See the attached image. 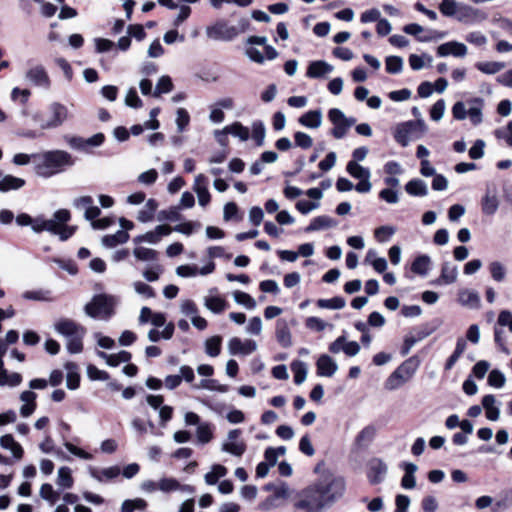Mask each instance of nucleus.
<instances>
[{
  "instance_id": "obj_1",
  "label": "nucleus",
  "mask_w": 512,
  "mask_h": 512,
  "mask_svg": "<svg viewBox=\"0 0 512 512\" xmlns=\"http://www.w3.org/2000/svg\"><path fill=\"white\" fill-rule=\"evenodd\" d=\"M35 173L43 178H50L64 172L75 164L72 155L64 150H50L32 155Z\"/></svg>"
},
{
  "instance_id": "obj_2",
  "label": "nucleus",
  "mask_w": 512,
  "mask_h": 512,
  "mask_svg": "<svg viewBox=\"0 0 512 512\" xmlns=\"http://www.w3.org/2000/svg\"><path fill=\"white\" fill-rule=\"evenodd\" d=\"M54 330L66 339V349L77 354L83 351L86 328L69 318H60L53 324Z\"/></svg>"
},
{
  "instance_id": "obj_3",
  "label": "nucleus",
  "mask_w": 512,
  "mask_h": 512,
  "mask_svg": "<svg viewBox=\"0 0 512 512\" xmlns=\"http://www.w3.org/2000/svg\"><path fill=\"white\" fill-rule=\"evenodd\" d=\"M419 367V360L411 357L399 365L385 381V388L389 391L396 390L408 382L416 373Z\"/></svg>"
},
{
  "instance_id": "obj_4",
  "label": "nucleus",
  "mask_w": 512,
  "mask_h": 512,
  "mask_svg": "<svg viewBox=\"0 0 512 512\" xmlns=\"http://www.w3.org/2000/svg\"><path fill=\"white\" fill-rule=\"evenodd\" d=\"M115 305L116 299L113 296L100 294L85 305L84 311L91 318L107 320L113 315Z\"/></svg>"
},
{
  "instance_id": "obj_5",
  "label": "nucleus",
  "mask_w": 512,
  "mask_h": 512,
  "mask_svg": "<svg viewBox=\"0 0 512 512\" xmlns=\"http://www.w3.org/2000/svg\"><path fill=\"white\" fill-rule=\"evenodd\" d=\"M327 505L322 490H320L315 483L301 493L300 499L296 502L295 507L305 512H323Z\"/></svg>"
},
{
  "instance_id": "obj_6",
  "label": "nucleus",
  "mask_w": 512,
  "mask_h": 512,
  "mask_svg": "<svg viewBox=\"0 0 512 512\" xmlns=\"http://www.w3.org/2000/svg\"><path fill=\"white\" fill-rule=\"evenodd\" d=\"M228 132L242 142H250L253 147L261 146L265 139V130H217L215 139L225 147L228 144Z\"/></svg>"
},
{
  "instance_id": "obj_7",
  "label": "nucleus",
  "mask_w": 512,
  "mask_h": 512,
  "mask_svg": "<svg viewBox=\"0 0 512 512\" xmlns=\"http://www.w3.org/2000/svg\"><path fill=\"white\" fill-rule=\"evenodd\" d=\"M328 505L340 499L346 490V483L344 478L340 476L328 475L323 477L316 483Z\"/></svg>"
},
{
  "instance_id": "obj_8",
  "label": "nucleus",
  "mask_w": 512,
  "mask_h": 512,
  "mask_svg": "<svg viewBox=\"0 0 512 512\" xmlns=\"http://www.w3.org/2000/svg\"><path fill=\"white\" fill-rule=\"evenodd\" d=\"M71 218L70 212L67 209L57 210L52 219H44L42 216L36 217L35 226L33 227L34 233H41L47 231L56 235L60 224H66Z\"/></svg>"
},
{
  "instance_id": "obj_9",
  "label": "nucleus",
  "mask_w": 512,
  "mask_h": 512,
  "mask_svg": "<svg viewBox=\"0 0 512 512\" xmlns=\"http://www.w3.org/2000/svg\"><path fill=\"white\" fill-rule=\"evenodd\" d=\"M25 79L31 85L44 90H49L51 87L49 74L42 64L31 66L25 73Z\"/></svg>"
},
{
  "instance_id": "obj_10",
  "label": "nucleus",
  "mask_w": 512,
  "mask_h": 512,
  "mask_svg": "<svg viewBox=\"0 0 512 512\" xmlns=\"http://www.w3.org/2000/svg\"><path fill=\"white\" fill-rule=\"evenodd\" d=\"M208 38L216 41H231L237 37V31L234 26L228 25L226 21H218L214 25L206 28Z\"/></svg>"
},
{
  "instance_id": "obj_11",
  "label": "nucleus",
  "mask_w": 512,
  "mask_h": 512,
  "mask_svg": "<svg viewBox=\"0 0 512 512\" xmlns=\"http://www.w3.org/2000/svg\"><path fill=\"white\" fill-rule=\"evenodd\" d=\"M328 119L334 128H357L366 130L370 128V126L366 123H362L359 125L356 124V119L354 117H347L340 109L331 108L328 111Z\"/></svg>"
},
{
  "instance_id": "obj_12",
  "label": "nucleus",
  "mask_w": 512,
  "mask_h": 512,
  "mask_svg": "<svg viewBox=\"0 0 512 512\" xmlns=\"http://www.w3.org/2000/svg\"><path fill=\"white\" fill-rule=\"evenodd\" d=\"M258 348L257 342L251 339L242 340L239 337H232L227 343L230 355L248 356Z\"/></svg>"
},
{
  "instance_id": "obj_13",
  "label": "nucleus",
  "mask_w": 512,
  "mask_h": 512,
  "mask_svg": "<svg viewBox=\"0 0 512 512\" xmlns=\"http://www.w3.org/2000/svg\"><path fill=\"white\" fill-rule=\"evenodd\" d=\"M103 141L104 135L102 133H97L87 139L81 137L69 138L68 144L75 150L90 153L94 148L100 146Z\"/></svg>"
},
{
  "instance_id": "obj_14",
  "label": "nucleus",
  "mask_w": 512,
  "mask_h": 512,
  "mask_svg": "<svg viewBox=\"0 0 512 512\" xmlns=\"http://www.w3.org/2000/svg\"><path fill=\"white\" fill-rule=\"evenodd\" d=\"M486 14L479 9L465 3H461L455 19L464 24H473L486 19Z\"/></svg>"
},
{
  "instance_id": "obj_15",
  "label": "nucleus",
  "mask_w": 512,
  "mask_h": 512,
  "mask_svg": "<svg viewBox=\"0 0 512 512\" xmlns=\"http://www.w3.org/2000/svg\"><path fill=\"white\" fill-rule=\"evenodd\" d=\"M172 232L169 225H158L153 231H148L145 234L138 235L133 239V243L138 245L141 243L157 244L163 236H168Z\"/></svg>"
},
{
  "instance_id": "obj_16",
  "label": "nucleus",
  "mask_w": 512,
  "mask_h": 512,
  "mask_svg": "<svg viewBox=\"0 0 512 512\" xmlns=\"http://www.w3.org/2000/svg\"><path fill=\"white\" fill-rule=\"evenodd\" d=\"M50 116L47 121L48 127L62 126L69 116L68 109L59 102H53L48 107Z\"/></svg>"
},
{
  "instance_id": "obj_17",
  "label": "nucleus",
  "mask_w": 512,
  "mask_h": 512,
  "mask_svg": "<svg viewBox=\"0 0 512 512\" xmlns=\"http://www.w3.org/2000/svg\"><path fill=\"white\" fill-rule=\"evenodd\" d=\"M457 301L460 305L469 309H478L481 304L478 292L469 288L459 289Z\"/></svg>"
},
{
  "instance_id": "obj_18",
  "label": "nucleus",
  "mask_w": 512,
  "mask_h": 512,
  "mask_svg": "<svg viewBox=\"0 0 512 512\" xmlns=\"http://www.w3.org/2000/svg\"><path fill=\"white\" fill-rule=\"evenodd\" d=\"M467 54V47L465 44L457 41H449L443 43L437 48V55L439 57H447L452 55L454 57H464Z\"/></svg>"
},
{
  "instance_id": "obj_19",
  "label": "nucleus",
  "mask_w": 512,
  "mask_h": 512,
  "mask_svg": "<svg viewBox=\"0 0 512 512\" xmlns=\"http://www.w3.org/2000/svg\"><path fill=\"white\" fill-rule=\"evenodd\" d=\"M193 190L197 194L199 205L202 207L208 205L211 196L208 191V179L203 174H198L195 177Z\"/></svg>"
},
{
  "instance_id": "obj_20",
  "label": "nucleus",
  "mask_w": 512,
  "mask_h": 512,
  "mask_svg": "<svg viewBox=\"0 0 512 512\" xmlns=\"http://www.w3.org/2000/svg\"><path fill=\"white\" fill-rule=\"evenodd\" d=\"M214 292H216V290H210L209 293L203 297V305L212 313L220 314L227 308L228 304L223 297Z\"/></svg>"
},
{
  "instance_id": "obj_21",
  "label": "nucleus",
  "mask_w": 512,
  "mask_h": 512,
  "mask_svg": "<svg viewBox=\"0 0 512 512\" xmlns=\"http://www.w3.org/2000/svg\"><path fill=\"white\" fill-rule=\"evenodd\" d=\"M423 27L417 23L407 24L403 27L406 34L413 35L419 42H430L433 39L443 38L445 33L431 30L430 35H420L423 32Z\"/></svg>"
},
{
  "instance_id": "obj_22",
  "label": "nucleus",
  "mask_w": 512,
  "mask_h": 512,
  "mask_svg": "<svg viewBox=\"0 0 512 512\" xmlns=\"http://www.w3.org/2000/svg\"><path fill=\"white\" fill-rule=\"evenodd\" d=\"M317 374L322 377H332L338 370L336 361L327 354L321 355L317 362Z\"/></svg>"
},
{
  "instance_id": "obj_23",
  "label": "nucleus",
  "mask_w": 512,
  "mask_h": 512,
  "mask_svg": "<svg viewBox=\"0 0 512 512\" xmlns=\"http://www.w3.org/2000/svg\"><path fill=\"white\" fill-rule=\"evenodd\" d=\"M37 394L31 390H25L20 394V400L23 402L20 407V414L22 417L27 418L31 416L36 410Z\"/></svg>"
},
{
  "instance_id": "obj_24",
  "label": "nucleus",
  "mask_w": 512,
  "mask_h": 512,
  "mask_svg": "<svg viewBox=\"0 0 512 512\" xmlns=\"http://www.w3.org/2000/svg\"><path fill=\"white\" fill-rule=\"evenodd\" d=\"M499 204L500 201L496 190L487 189L481 201L482 212L485 215L492 216L497 212Z\"/></svg>"
},
{
  "instance_id": "obj_25",
  "label": "nucleus",
  "mask_w": 512,
  "mask_h": 512,
  "mask_svg": "<svg viewBox=\"0 0 512 512\" xmlns=\"http://www.w3.org/2000/svg\"><path fill=\"white\" fill-rule=\"evenodd\" d=\"M0 446L5 450L10 451L14 459H22L24 450L11 434H5L0 437Z\"/></svg>"
},
{
  "instance_id": "obj_26",
  "label": "nucleus",
  "mask_w": 512,
  "mask_h": 512,
  "mask_svg": "<svg viewBox=\"0 0 512 512\" xmlns=\"http://www.w3.org/2000/svg\"><path fill=\"white\" fill-rule=\"evenodd\" d=\"M333 66L323 60H317L310 62L306 76L309 78H321L324 75L331 73Z\"/></svg>"
},
{
  "instance_id": "obj_27",
  "label": "nucleus",
  "mask_w": 512,
  "mask_h": 512,
  "mask_svg": "<svg viewBox=\"0 0 512 512\" xmlns=\"http://www.w3.org/2000/svg\"><path fill=\"white\" fill-rule=\"evenodd\" d=\"M458 278V267L450 262H445L441 268V275L436 283L439 285H449L456 282Z\"/></svg>"
},
{
  "instance_id": "obj_28",
  "label": "nucleus",
  "mask_w": 512,
  "mask_h": 512,
  "mask_svg": "<svg viewBox=\"0 0 512 512\" xmlns=\"http://www.w3.org/2000/svg\"><path fill=\"white\" fill-rule=\"evenodd\" d=\"M25 185V180L0 171V192L18 190Z\"/></svg>"
},
{
  "instance_id": "obj_29",
  "label": "nucleus",
  "mask_w": 512,
  "mask_h": 512,
  "mask_svg": "<svg viewBox=\"0 0 512 512\" xmlns=\"http://www.w3.org/2000/svg\"><path fill=\"white\" fill-rule=\"evenodd\" d=\"M120 474V468L118 466H110L103 469H90V475L97 481L103 482L112 480L118 477Z\"/></svg>"
},
{
  "instance_id": "obj_30",
  "label": "nucleus",
  "mask_w": 512,
  "mask_h": 512,
  "mask_svg": "<svg viewBox=\"0 0 512 512\" xmlns=\"http://www.w3.org/2000/svg\"><path fill=\"white\" fill-rule=\"evenodd\" d=\"M482 406L486 411V417L490 421H497L500 417V409L496 406L494 395H485L482 399Z\"/></svg>"
},
{
  "instance_id": "obj_31",
  "label": "nucleus",
  "mask_w": 512,
  "mask_h": 512,
  "mask_svg": "<svg viewBox=\"0 0 512 512\" xmlns=\"http://www.w3.org/2000/svg\"><path fill=\"white\" fill-rule=\"evenodd\" d=\"M276 338L281 346L287 348L292 345L290 329L284 320H278L276 326Z\"/></svg>"
},
{
  "instance_id": "obj_32",
  "label": "nucleus",
  "mask_w": 512,
  "mask_h": 512,
  "mask_svg": "<svg viewBox=\"0 0 512 512\" xmlns=\"http://www.w3.org/2000/svg\"><path fill=\"white\" fill-rule=\"evenodd\" d=\"M298 122L307 128H318L322 123V113L320 110H310L303 114Z\"/></svg>"
},
{
  "instance_id": "obj_33",
  "label": "nucleus",
  "mask_w": 512,
  "mask_h": 512,
  "mask_svg": "<svg viewBox=\"0 0 512 512\" xmlns=\"http://www.w3.org/2000/svg\"><path fill=\"white\" fill-rule=\"evenodd\" d=\"M337 225L336 221L329 216H318L314 218L310 224L305 228L306 232H313L322 229H327L331 227H335Z\"/></svg>"
},
{
  "instance_id": "obj_34",
  "label": "nucleus",
  "mask_w": 512,
  "mask_h": 512,
  "mask_svg": "<svg viewBox=\"0 0 512 512\" xmlns=\"http://www.w3.org/2000/svg\"><path fill=\"white\" fill-rule=\"evenodd\" d=\"M482 106L483 100L475 98L471 102V106L467 109V116L469 117L471 124L474 126H477L482 122Z\"/></svg>"
},
{
  "instance_id": "obj_35",
  "label": "nucleus",
  "mask_w": 512,
  "mask_h": 512,
  "mask_svg": "<svg viewBox=\"0 0 512 512\" xmlns=\"http://www.w3.org/2000/svg\"><path fill=\"white\" fill-rule=\"evenodd\" d=\"M65 369L67 371L66 375V386L70 390H76L79 387L80 376L77 371V365L73 362H68L65 364Z\"/></svg>"
},
{
  "instance_id": "obj_36",
  "label": "nucleus",
  "mask_w": 512,
  "mask_h": 512,
  "mask_svg": "<svg viewBox=\"0 0 512 512\" xmlns=\"http://www.w3.org/2000/svg\"><path fill=\"white\" fill-rule=\"evenodd\" d=\"M417 469L418 467L414 463L409 462L404 464L405 474L401 480V485L403 488L413 489L416 486L415 472Z\"/></svg>"
},
{
  "instance_id": "obj_37",
  "label": "nucleus",
  "mask_w": 512,
  "mask_h": 512,
  "mask_svg": "<svg viewBox=\"0 0 512 512\" xmlns=\"http://www.w3.org/2000/svg\"><path fill=\"white\" fill-rule=\"evenodd\" d=\"M196 439L201 445L209 443L213 439V426L209 422H202L196 428Z\"/></svg>"
},
{
  "instance_id": "obj_38",
  "label": "nucleus",
  "mask_w": 512,
  "mask_h": 512,
  "mask_svg": "<svg viewBox=\"0 0 512 512\" xmlns=\"http://www.w3.org/2000/svg\"><path fill=\"white\" fill-rule=\"evenodd\" d=\"M405 190L411 196H426L428 194V186L421 179L410 180L405 185Z\"/></svg>"
},
{
  "instance_id": "obj_39",
  "label": "nucleus",
  "mask_w": 512,
  "mask_h": 512,
  "mask_svg": "<svg viewBox=\"0 0 512 512\" xmlns=\"http://www.w3.org/2000/svg\"><path fill=\"white\" fill-rule=\"evenodd\" d=\"M158 203L154 199H149L145 206L139 210L137 214V220L142 223L150 222L155 214V211L157 210Z\"/></svg>"
},
{
  "instance_id": "obj_40",
  "label": "nucleus",
  "mask_w": 512,
  "mask_h": 512,
  "mask_svg": "<svg viewBox=\"0 0 512 512\" xmlns=\"http://www.w3.org/2000/svg\"><path fill=\"white\" fill-rule=\"evenodd\" d=\"M129 239V234L126 231L118 230L115 234L105 235L102 238L103 246L112 248L118 244L126 243Z\"/></svg>"
},
{
  "instance_id": "obj_41",
  "label": "nucleus",
  "mask_w": 512,
  "mask_h": 512,
  "mask_svg": "<svg viewBox=\"0 0 512 512\" xmlns=\"http://www.w3.org/2000/svg\"><path fill=\"white\" fill-rule=\"evenodd\" d=\"M134 257L142 262H154L158 258V252L154 249L139 246V244L133 250Z\"/></svg>"
},
{
  "instance_id": "obj_42",
  "label": "nucleus",
  "mask_w": 512,
  "mask_h": 512,
  "mask_svg": "<svg viewBox=\"0 0 512 512\" xmlns=\"http://www.w3.org/2000/svg\"><path fill=\"white\" fill-rule=\"evenodd\" d=\"M431 258L427 255L418 256L411 265V270L415 274L426 276L430 269Z\"/></svg>"
},
{
  "instance_id": "obj_43",
  "label": "nucleus",
  "mask_w": 512,
  "mask_h": 512,
  "mask_svg": "<svg viewBox=\"0 0 512 512\" xmlns=\"http://www.w3.org/2000/svg\"><path fill=\"white\" fill-rule=\"evenodd\" d=\"M512 506V491L503 492L499 498L493 502L492 512H506Z\"/></svg>"
},
{
  "instance_id": "obj_44",
  "label": "nucleus",
  "mask_w": 512,
  "mask_h": 512,
  "mask_svg": "<svg viewBox=\"0 0 512 512\" xmlns=\"http://www.w3.org/2000/svg\"><path fill=\"white\" fill-rule=\"evenodd\" d=\"M346 170L355 179L364 180L365 178L371 177L370 170L359 165L355 161H349Z\"/></svg>"
},
{
  "instance_id": "obj_45",
  "label": "nucleus",
  "mask_w": 512,
  "mask_h": 512,
  "mask_svg": "<svg viewBox=\"0 0 512 512\" xmlns=\"http://www.w3.org/2000/svg\"><path fill=\"white\" fill-rule=\"evenodd\" d=\"M221 449L226 453L240 457L246 451V444L243 441H225L222 443Z\"/></svg>"
},
{
  "instance_id": "obj_46",
  "label": "nucleus",
  "mask_w": 512,
  "mask_h": 512,
  "mask_svg": "<svg viewBox=\"0 0 512 512\" xmlns=\"http://www.w3.org/2000/svg\"><path fill=\"white\" fill-rule=\"evenodd\" d=\"M232 295L237 304L242 305L248 310H254L257 307L256 300L246 292L237 290Z\"/></svg>"
},
{
  "instance_id": "obj_47",
  "label": "nucleus",
  "mask_w": 512,
  "mask_h": 512,
  "mask_svg": "<svg viewBox=\"0 0 512 512\" xmlns=\"http://www.w3.org/2000/svg\"><path fill=\"white\" fill-rule=\"evenodd\" d=\"M226 474V467L220 464H215L212 466L211 471L205 474L204 479L208 485H214L221 477H224Z\"/></svg>"
},
{
  "instance_id": "obj_48",
  "label": "nucleus",
  "mask_w": 512,
  "mask_h": 512,
  "mask_svg": "<svg viewBox=\"0 0 512 512\" xmlns=\"http://www.w3.org/2000/svg\"><path fill=\"white\" fill-rule=\"evenodd\" d=\"M221 336H212L205 341V352L210 357H217L221 352Z\"/></svg>"
},
{
  "instance_id": "obj_49",
  "label": "nucleus",
  "mask_w": 512,
  "mask_h": 512,
  "mask_svg": "<svg viewBox=\"0 0 512 512\" xmlns=\"http://www.w3.org/2000/svg\"><path fill=\"white\" fill-rule=\"evenodd\" d=\"M291 370L294 373V382L297 385L302 384L307 378V365L302 361H294L291 364Z\"/></svg>"
},
{
  "instance_id": "obj_50",
  "label": "nucleus",
  "mask_w": 512,
  "mask_h": 512,
  "mask_svg": "<svg viewBox=\"0 0 512 512\" xmlns=\"http://www.w3.org/2000/svg\"><path fill=\"white\" fill-rule=\"evenodd\" d=\"M460 2L456 0H442L439 4V10L445 17H456Z\"/></svg>"
},
{
  "instance_id": "obj_51",
  "label": "nucleus",
  "mask_w": 512,
  "mask_h": 512,
  "mask_svg": "<svg viewBox=\"0 0 512 512\" xmlns=\"http://www.w3.org/2000/svg\"><path fill=\"white\" fill-rule=\"evenodd\" d=\"M475 67L485 74H495L501 71L505 64L503 62H495V61H487V62H477Z\"/></svg>"
},
{
  "instance_id": "obj_52",
  "label": "nucleus",
  "mask_w": 512,
  "mask_h": 512,
  "mask_svg": "<svg viewBox=\"0 0 512 512\" xmlns=\"http://www.w3.org/2000/svg\"><path fill=\"white\" fill-rule=\"evenodd\" d=\"M173 90V83L170 76H161L153 91V97H159L161 94L169 93Z\"/></svg>"
},
{
  "instance_id": "obj_53",
  "label": "nucleus",
  "mask_w": 512,
  "mask_h": 512,
  "mask_svg": "<svg viewBox=\"0 0 512 512\" xmlns=\"http://www.w3.org/2000/svg\"><path fill=\"white\" fill-rule=\"evenodd\" d=\"M22 297L26 300L49 302L52 300L51 293L49 290H31L25 291Z\"/></svg>"
},
{
  "instance_id": "obj_54",
  "label": "nucleus",
  "mask_w": 512,
  "mask_h": 512,
  "mask_svg": "<svg viewBox=\"0 0 512 512\" xmlns=\"http://www.w3.org/2000/svg\"><path fill=\"white\" fill-rule=\"evenodd\" d=\"M57 485L62 488H71L73 485V478L71 469L69 467H61L57 472Z\"/></svg>"
},
{
  "instance_id": "obj_55",
  "label": "nucleus",
  "mask_w": 512,
  "mask_h": 512,
  "mask_svg": "<svg viewBox=\"0 0 512 512\" xmlns=\"http://www.w3.org/2000/svg\"><path fill=\"white\" fill-rule=\"evenodd\" d=\"M39 495L50 505H54L59 499V493L48 483H45L40 487Z\"/></svg>"
},
{
  "instance_id": "obj_56",
  "label": "nucleus",
  "mask_w": 512,
  "mask_h": 512,
  "mask_svg": "<svg viewBox=\"0 0 512 512\" xmlns=\"http://www.w3.org/2000/svg\"><path fill=\"white\" fill-rule=\"evenodd\" d=\"M385 68L390 74H399L403 70V59L400 56H388L385 59Z\"/></svg>"
},
{
  "instance_id": "obj_57",
  "label": "nucleus",
  "mask_w": 512,
  "mask_h": 512,
  "mask_svg": "<svg viewBox=\"0 0 512 512\" xmlns=\"http://www.w3.org/2000/svg\"><path fill=\"white\" fill-rule=\"evenodd\" d=\"M158 489L163 493H170L180 489L178 480L172 477H163L158 481Z\"/></svg>"
},
{
  "instance_id": "obj_58",
  "label": "nucleus",
  "mask_w": 512,
  "mask_h": 512,
  "mask_svg": "<svg viewBox=\"0 0 512 512\" xmlns=\"http://www.w3.org/2000/svg\"><path fill=\"white\" fill-rule=\"evenodd\" d=\"M489 271L492 279L496 282H502L506 277V268L499 261H492L489 264Z\"/></svg>"
},
{
  "instance_id": "obj_59",
  "label": "nucleus",
  "mask_w": 512,
  "mask_h": 512,
  "mask_svg": "<svg viewBox=\"0 0 512 512\" xmlns=\"http://www.w3.org/2000/svg\"><path fill=\"white\" fill-rule=\"evenodd\" d=\"M317 305L326 309H342L345 307L346 301L344 298L337 296L331 299H319Z\"/></svg>"
},
{
  "instance_id": "obj_60",
  "label": "nucleus",
  "mask_w": 512,
  "mask_h": 512,
  "mask_svg": "<svg viewBox=\"0 0 512 512\" xmlns=\"http://www.w3.org/2000/svg\"><path fill=\"white\" fill-rule=\"evenodd\" d=\"M396 232L393 226H380L374 231V236L378 242L384 243L388 241Z\"/></svg>"
},
{
  "instance_id": "obj_61",
  "label": "nucleus",
  "mask_w": 512,
  "mask_h": 512,
  "mask_svg": "<svg viewBox=\"0 0 512 512\" xmlns=\"http://www.w3.org/2000/svg\"><path fill=\"white\" fill-rule=\"evenodd\" d=\"M147 502L142 498L125 500L121 505V512H134L136 509H145Z\"/></svg>"
},
{
  "instance_id": "obj_62",
  "label": "nucleus",
  "mask_w": 512,
  "mask_h": 512,
  "mask_svg": "<svg viewBox=\"0 0 512 512\" xmlns=\"http://www.w3.org/2000/svg\"><path fill=\"white\" fill-rule=\"evenodd\" d=\"M22 382V376L17 373H11L9 374L7 371L2 372V375L0 376V386H10V387H16Z\"/></svg>"
},
{
  "instance_id": "obj_63",
  "label": "nucleus",
  "mask_w": 512,
  "mask_h": 512,
  "mask_svg": "<svg viewBox=\"0 0 512 512\" xmlns=\"http://www.w3.org/2000/svg\"><path fill=\"white\" fill-rule=\"evenodd\" d=\"M505 382V375L501 371L494 369L489 373L488 383L490 386L495 388H502L505 385Z\"/></svg>"
},
{
  "instance_id": "obj_64",
  "label": "nucleus",
  "mask_w": 512,
  "mask_h": 512,
  "mask_svg": "<svg viewBox=\"0 0 512 512\" xmlns=\"http://www.w3.org/2000/svg\"><path fill=\"white\" fill-rule=\"evenodd\" d=\"M262 327H263V324H262V320L260 317L258 316H255V317H252L249 321H248V324L245 328V331L247 334L249 335H260L261 332H262Z\"/></svg>"
}]
</instances>
